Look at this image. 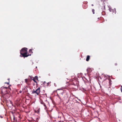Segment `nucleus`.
I'll use <instances>...</instances> for the list:
<instances>
[{"label": "nucleus", "mask_w": 122, "mask_h": 122, "mask_svg": "<svg viewBox=\"0 0 122 122\" xmlns=\"http://www.w3.org/2000/svg\"><path fill=\"white\" fill-rule=\"evenodd\" d=\"M27 48H23L20 51V54L22 55L23 57H27L29 56H31V54L27 55Z\"/></svg>", "instance_id": "f257e3e1"}, {"label": "nucleus", "mask_w": 122, "mask_h": 122, "mask_svg": "<svg viewBox=\"0 0 122 122\" xmlns=\"http://www.w3.org/2000/svg\"><path fill=\"white\" fill-rule=\"evenodd\" d=\"M5 83H7L8 85L9 84V82H5Z\"/></svg>", "instance_id": "f3484780"}, {"label": "nucleus", "mask_w": 122, "mask_h": 122, "mask_svg": "<svg viewBox=\"0 0 122 122\" xmlns=\"http://www.w3.org/2000/svg\"><path fill=\"white\" fill-rule=\"evenodd\" d=\"M63 93H64V92H63L61 93V94L62 95H63Z\"/></svg>", "instance_id": "412c9836"}, {"label": "nucleus", "mask_w": 122, "mask_h": 122, "mask_svg": "<svg viewBox=\"0 0 122 122\" xmlns=\"http://www.w3.org/2000/svg\"><path fill=\"white\" fill-rule=\"evenodd\" d=\"M113 10H112V12H113V13H114L115 14L116 13V9L115 8H114Z\"/></svg>", "instance_id": "423d86ee"}, {"label": "nucleus", "mask_w": 122, "mask_h": 122, "mask_svg": "<svg viewBox=\"0 0 122 122\" xmlns=\"http://www.w3.org/2000/svg\"><path fill=\"white\" fill-rule=\"evenodd\" d=\"M99 84V85H100V87L101 88V86L100 85V84Z\"/></svg>", "instance_id": "4be33fe9"}, {"label": "nucleus", "mask_w": 122, "mask_h": 122, "mask_svg": "<svg viewBox=\"0 0 122 122\" xmlns=\"http://www.w3.org/2000/svg\"><path fill=\"white\" fill-rule=\"evenodd\" d=\"M0 117H1V118H3V117L2 116H0Z\"/></svg>", "instance_id": "6ab92c4d"}, {"label": "nucleus", "mask_w": 122, "mask_h": 122, "mask_svg": "<svg viewBox=\"0 0 122 122\" xmlns=\"http://www.w3.org/2000/svg\"><path fill=\"white\" fill-rule=\"evenodd\" d=\"M88 70L87 69V70H87V71H88Z\"/></svg>", "instance_id": "cd10ccee"}, {"label": "nucleus", "mask_w": 122, "mask_h": 122, "mask_svg": "<svg viewBox=\"0 0 122 122\" xmlns=\"http://www.w3.org/2000/svg\"><path fill=\"white\" fill-rule=\"evenodd\" d=\"M108 7L109 8V10L110 12H112V10H113L112 9L110 6H108Z\"/></svg>", "instance_id": "39448f33"}, {"label": "nucleus", "mask_w": 122, "mask_h": 122, "mask_svg": "<svg viewBox=\"0 0 122 122\" xmlns=\"http://www.w3.org/2000/svg\"><path fill=\"white\" fill-rule=\"evenodd\" d=\"M59 98H60H60H61L60 97H59Z\"/></svg>", "instance_id": "7c9ffc66"}, {"label": "nucleus", "mask_w": 122, "mask_h": 122, "mask_svg": "<svg viewBox=\"0 0 122 122\" xmlns=\"http://www.w3.org/2000/svg\"><path fill=\"white\" fill-rule=\"evenodd\" d=\"M103 77H107V76H107L106 75H103Z\"/></svg>", "instance_id": "9d476101"}, {"label": "nucleus", "mask_w": 122, "mask_h": 122, "mask_svg": "<svg viewBox=\"0 0 122 122\" xmlns=\"http://www.w3.org/2000/svg\"><path fill=\"white\" fill-rule=\"evenodd\" d=\"M90 56H89V55L87 56L86 58V61H89V59H90Z\"/></svg>", "instance_id": "20e7f679"}, {"label": "nucleus", "mask_w": 122, "mask_h": 122, "mask_svg": "<svg viewBox=\"0 0 122 122\" xmlns=\"http://www.w3.org/2000/svg\"><path fill=\"white\" fill-rule=\"evenodd\" d=\"M43 105L44 106L46 107V105L45 103H44V102L43 103Z\"/></svg>", "instance_id": "ddd939ff"}, {"label": "nucleus", "mask_w": 122, "mask_h": 122, "mask_svg": "<svg viewBox=\"0 0 122 122\" xmlns=\"http://www.w3.org/2000/svg\"><path fill=\"white\" fill-rule=\"evenodd\" d=\"M27 81V79H25V82L26 83Z\"/></svg>", "instance_id": "2eb2a0df"}, {"label": "nucleus", "mask_w": 122, "mask_h": 122, "mask_svg": "<svg viewBox=\"0 0 122 122\" xmlns=\"http://www.w3.org/2000/svg\"><path fill=\"white\" fill-rule=\"evenodd\" d=\"M61 89H60H60H57V90H61Z\"/></svg>", "instance_id": "a211bd4d"}, {"label": "nucleus", "mask_w": 122, "mask_h": 122, "mask_svg": "<svg viewBox=\"0 0 122 122\" xmlns=\"http://www.w3.org/2000/svg\"><path fill=\"white\" fill-rule=\"evenodd\" d=\"M7 87H2L1 88V92L2 93L4 94H6L7 93L6 92Z\"/></svg>", "instance_id": "f03ea898"}, {"label": "nucleus", "mask_w": 122, "mask_h": 122, "mask_svg": "<svg viewBox=\"0 0 122 122\" xmlns=\"http://www.w3.org/2000/svg\"><path fill=\"white\" fill-rule=\"evenodd\" d=\"M10 102L11 103V101H10Z\"/></svg>", "instance_id": "2f4dec72"}, {"label": "nucleus", "mask_w": 122, "mask_h": 122, "mask_svg": "<svg viewBox=\"0 0 122 122\" xmlns=\"http://www.w3.org/2000/svg\"><path fill=\"white\" fill-rule=\"evenodd\" d=\"M35 78L37 80H38V77L37 76H36L35 77Z\"/></svg>", "instance_id": "1a4fd4ad"}, {"label": "nucleus", "mask_w": 122, "mask_h": 122, "mask_svg": "<svg viewBox=\"0 0 122 122\" xmlns=\"http://www.w3.org/2000/svg\"><path fill=\"white\" fill-rule=\"evenodd\" d=\"M32 93H36L37 94V92L36 90L35 91L34 90H33V91L32 92Z\"/></svg>", "instance_id": "6e6552de"}, {"label": "nucleus", "mask_w": 122, "mask_h": 122, "mask_svg": "<svg viewBox=\"0 0 122 122\" xmlns=\"http://www.w3.org/2000/svg\"><path fill=\"white\" fill-rule=\"evenodd\" d=\"M108 80L109 81V83L110 85H111V80L110 79H108Z\"/></svg>", "instance_id": "0eeeda50"}, {"label": "nucleus", "mask_w": 122, "mask_h": 122, "mask_svg": "<svg viewBox=\"0 0 122 122\" xmlns=\"http://www.w3.org/2000/svg\"><path fill=\"white\" fill-rule=\"evenodd\" d=\"M43 102H41V103L42 104H43Z\"/></svg>", "instance_id": "b1692460"}, {"label": "nucleus", "mask_w": 122, "mask_h": 122, "mask_svg": "<svg viewBox=\"0 0 122 122\" xmlns=\"http://www.w3.org/2000/svg\"><path fill=\"white\" fill-rule=\"evenodd\" d=\"M115 65H117V63H116V64H115Z\"/></svg>", "instance_id": "bb28decb"}, {"label": "nucleus", "mask_w": 122, "mask_h": 122, "mask_svg": "<svg viewBox=\"0 0 122 122\" xmlns=\"http://www.w3.org/2000/svg\"><path fill=\"white\" fill-rule=\"evenodd\" d=\"M33 81H34V82H35L36 83H37V82L34 79H33Z\"/></svg>", "instance_id": "4468645a"}, {"label": "nucleus", "mask_w": 122, "mask_h": 122, "mask_svg": "<svg viewBox=\"0 0 122 122\" xmlns=\"http://www.w3.org/2000/svg\"><path fill=\"white\" fill-rule=\"evenodd\" d=\"M29 52L30 53H32V50L31 49H30L29 50Z\"/></svg>", "instance_id": "9b49d317"}, {"label": "nucleus", "mask_w": 122, "mask_h": 122, "mask_svg": "<svg viewBox=\"0 0 122 122\" xmlns=\"http://www.w3.org/2000/svg\"><path fill=\"white\" fill-rule=\"evenodd\" d=\"M22 92V91L21 90H20L19 91V92L20 93H21Z\"/></svg>", "instance_id": "dca6fc26"}, {"label": "nucleus", "mask_w": 122, "mask_h": 122, "mask_svg": "<svg viewBox=\"0 0 122 122\" xmlns=\"http://www.w3.org/2000/svg\"><path fill=\"white\" fill-rule=\"evenodd\" d=\"M54 85L55 86H56V84L55 83H54Z\"/></svg>", "instance_id": "aec40b11"}, {"label": "nucleus", "mask_w": 122, "mask_h": 122, "mask_svg": "<svg viewBox=\"0 0 122 122\" xmlns=\"http://www.w3.org/2000/svg\"><path fill=\"white\" fill-rule=\"evenodd\" d=\"M122 86V88L121 89V92H122V86Z\"/></svg>", "instance_id": "5701e85b"}, {"label": "nucleus", "mask_w": 122, "mask_h": 122, "mask_svg": "<svg viewBox=\"0 0 122 122\" xmlns=\"http://www.w3.org/2000/svg\"><path fill=\"white\" fill-rule=\"evenodd\" d=\"M92 6H93V4H92Z\"/></svg>", "instance_id": "a878e982"}, {"label": "nucleus", "mask_w": 122, "mask_h": 122, "mask_svg": "<svg viewBox=\"0 0 122 122\" xmlns=\"http://www.w3.org/2000/svg\"><path fill=\"white\" fill-rule=\"evenodd\" d=\"M92 11L93 12V14H94L95 13H94V9H92Z\"/></svg>", "instance_id": "f8f14e48"}, {"label": "nucleus", "mask_w": 122, "mask_h": 122, "mask_svg": "<svg viewBox=\"0 0 122 122\" xmlns=\"http://www.w3.org/2000/svg\"><path fill=\"white\" fill-rule=\"evenodd\" d=\"M36 68H37V66L36 67Z\"/></svg>", "instance_id": "c756f323"}, {"label": "nucleus", "mask_w": 122, "mask_h": 122, "mask_svg": "<svg viewBox=\"0 0 122 122\" xmlns=\"http://www.w3.org/2000/svg\"><path fill=\"white\" fill-rule=\"evenodd\" d=\"M36 91L37 92V95H38L40 92V88L39 87L38 88H37L36 89Z\"/></svg>", "instance_id": "7ed1b4c3"}, {"label": "nucleus", "mask_w": 122, "mask_h": 122, "mask_svg": "<svg viewBox=\"0 0 122 122\" xmlns=\"http://www.w3.org/2000/svg\"><path fill=\"white\" fill-rule=\"evenodd\" d=\"M20 57H22V56H21V55H20Z\"/></svg>", "instance_id": "c85d7f7f"}, {"label": "nucleus", "mask_w": 122, "mask_h": 122, "mask_svg": "<svg viewBox=\"0 0 122 122\" xmlns=\"http://www.w3.org/2000/svg\"><path fill=\"white\" fill-rule=\"evenodd\" d=\"M40 110L39 109L38 110V112H39V110Z\"/></svg>", "instance_id": "393cba45"}]
</instances>
